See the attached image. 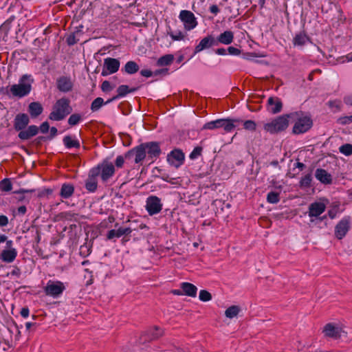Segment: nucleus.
Here are the masks:
<instances>
[{
    "mask_svg": "<svg viewBox=\"0 0 352 352\" xmlns=\"http://www.w3.org/2000/svg\"><path fill=\"white\" fill-rule=\"evenodd\" d=\"M72 111L70 100L65 97L61 98L56 100L53 105L49 119L53 121L63 120Z\"/></svg>",
    "mask_w": 352,
    "mask_h": 352,
    "instance_id": "nucleus-1",
    "label": "nucleus"
},
{
    "mask_svg": "<svg viewBox=\"0 0 352 352\" xmlns=\"http://www.w3.org/2000/svg\"><path fill=\"white\" fill-rule=\"evenodd\" d=\"M296 113H288L280 116L271 122L264 124L263 129L265 131L271 133H278L285 131L289 126L290 116H296Z\"/></svg>",
    "mask_w": 352,
    "mask_h": 352,
    "instance_id": "nucleus-2",
    "label": "nucleus"
},
{
    "mask_svg": "<svg viewBox=\"0 0 352 352\" xmlns=\"http://www.w3.org/2000/svg\"><path fill=\"white\" fill-rule=\"evenodd\" d=\"M296 113V116H290V119L295 120L292 131L294 134H301L307 132L312 126L311 118L302 111L292 112Z\"/></svg>",
    "mask_w": 352,
    "mask_h": 352,
    "instance_id": "nucleus-3",
    "label": "nucleus"
},
{
    "mask_svg": "<svg viewBox=\"0 0 352 352\" xmlns=\"http://www.w3.org/2000/svg\"><path fill=\"white\" fill-rule=\"evenodd\" d=\"M65 289V284L60 280H49L43 287L45 294L54 298L60 297Z\"/></svg>",
    "mask_w": 352,
    "mask_h": 352,
    "instance_id": "nucleus-4",
    "label": "nucleus"
},
{
    "mask_svg": "<svg viewBox=\"0 0 352 352\" xmlns=\"http://www.w3.org/2000/svg\"><path fill=\"white\" fill-rule=\"evenodd\" d=\"M28 76L23 75L19 80V84L10 87V92L13 96L22 98L28 95L32 89L30 83L25 82Z\"/></svg>",
    "mask_w": 352,
    "mask_h": 352,
    "instance_id": "nucleus-5",
    "label": "nucleus"
},
{
    "mask_svg": "<svg viewBox=\"0 0 352 352\" xmlns=\"http://www.w3.org/2000/svg\"><path fill=\"white\" fill-rule=\"evenodd\" d=\"M92 168L98 170V176H100L101 179L104 182L112 177L116 172L115 166L111 162L107 161H103Z\"/></svg>",
    "mask_w": 352,
    "mask_h": 352,
    "instance_id": "nucleus-6",
    "label": "nucleus"
},
{
    "mask_svg": "<svg viewBox=\"0 0 352 352\" xmlns=\"http://www.w3.org/2000/svg\"><path fill=\"white\" fill-rule=\"evenodd\" d=\"M120 62L118 59L113 58H106L104 59V64L101 75L106 76L115 74L119 70Z\"/></svg>",
    "mask_w": 352,
    "mask_h": 352,
    "instance_id": "nucleus-7",
    "label": "nucleus"
},
{
    "mask_svg": "<svg viewBox=\"0 0 352 352\" xmlns=\"http://www.w3.org/2000/svg\"><path fill=\"white\" fill-rule=\"evenodd\" d=\"M133 157L135 163L140 164H142L143 160L146 157V151L143 144H141L140 145L130 150L125 154V158L126 160H130Z\"/></svg>",
    "mask_w": 352,
    "mask_h": 352,
    "instance_id": "nucleus-8",
    "label": "nucleus"
},
{
    "mask_svg": "<svg viewBox=\"0 0 352 352\" xmlns=\"http://www.w3.org/2000/svg\"><path fill=\"white\" fill-rule=\"evenodd\" d=\"M146 209L151 216L160 213L162 209L161 199L154 195L148 197L146 201Z\"/></svg>",
    "mask_w": 352,
    "mask_h": 352,
    "instance_id": "nucleus-9",
    "label": "nucleus"
},
{
    "mask_svg": "<svg viewBox=\"0 0 352 352\" xmlns=\"http://www.w3.org/2000/svg\"><path fill=\"white\" fill-rule=\"evenodd\" d=\"M351 228V219L349 217H344L335 227V236L338 239H343Z\"/></svg>",
    "mask_w": 352,
    "mask_h": 352,
    "instance_id": "nucleus-10",
    "label": "nucleus"
},
{
    "mask_svg": "<svg viewBox=\"0 0 352 352\" xmlns=\"http://www.w3.org/2000/svg\"><path fill=\"white\" fill-rule=\"evenodd\" d=\"M179 18L184 23V28L186 30H190L195 28L197 25L194 14L189 10H182L179 13Z\"/></svg>",
    "mask_w": 352,
    "mask_h": 352,
    "instance_id": "nucleus-11",
    "label": "nucleus"
},
{
    "mask_svg": "<svg viewBox=\"0 0 352 352\" xmlns=\"http://www.w3.org/2000/svg\"><path fill=\"white\" fill-rule=\"evenodd\" d=\"M98 170L91 168L85 181V188L89 192H94L98 188Z\"/></svg>",
    "mask_w": 352,
    "mask_h": 352,
    "instance_id": "nucleus-12",
    "label": "nucleus"
},
{
    "mask_svg": "<svg viewBox=\"0 0 352 352\" xmlns=\"http://www.w3.org/2000/svg\"><path fill=\"white\" fill-rule=\"evenodd\" d=\"M164 334V331L160 327L153 326L145 331L142 335L145 341L156 340Z\"/></svg>",
    "mask_w": 352,
    "mask_h": 352,
    "instance_id": "nucleus-13",
    "label": "nucleus"
},
{
    "mask_svg": "<svg viewBox=\"0 0 352 352\" xmlns=\"http://www.w3.org/2000/svg\"><path fill=\"white\" fill-rule=\"evenodd\" d=\"M324 336L332 339H339L341 336L340 329L333 323L329 322L324 325L322 329Z\"/></svg>",
    "mask_w": 352,
    "mask_h": 352,
    "instance_id": "nucleus-14",
    "label": "nucleus"
},
{
    "mask_svg": "<svg viewBox=\"0 0 352 352\" xmlns=\"http://www.w3.org/2000/svg\"><path fill=\"white\" fill-rule=\"evenodd\" d=\"M57 89L64 93L71 91L73 89V82L70 77L62 76L56 80Z\"/></svg>",
    "mask_w": 352,
    "mask_h": 352,
    "instance_id": "nucleus-15",
    "label": "nucleus"
},
{
    "mask_svg": "<svg viewBox=\"0 0 352 352\" xmlns=\"http://www.w3.org/2000/svg\"><path fill=\"white\" fill-rule=\"evenodd\" d=\"M266 108L267 111L272 114L278 113L282 110V101L278 97H270L267 99Z\"/></svg>",
    "mask_w": 352,
    "mask_h": 352,
    "instance_id": "nucleus-16",
    "label": "nucleus"
},
{
    "mask_svg": "<svg viewBox=\"0 0 352 352\" xmlns=\"http://www.w3.org/2000/svg\"><path fill=\"white\" fill-rule=\"evenodd\" d=\"M144 148L148 154V158L153 160L160 156L161 153V149L157 142H151L148 143H144Z\"/></svg>",
    "mask_w": 352,
    "mask_h": 352,
    "instance_id": "nucleus-17",
    "label": "nucleus"
},
{
    "mask_svg": "<svg viewBox=\"0 0 352 352\" xmlns=\"http://www.w3.org/2000/svg\"><path fill=\"white\" fill-rule=\"evenodd\" d=\"M240 122L239 119H219V128H223L225 133H230Z\"/></svg>",
    "mask_w": 352,
    "mask_h": 352,
    "instance_id": "nucleus-18",
    "label": "nucleus"
},
{
    "mask_svg": "<svg viewBox=\"0 0 352 352\" xmlns=\"http://www.w3.org/2000/svg\"><path fill=\"white\" fill-rule=\"evenodd\" d=\"M217 42L212 35H208L201 40L199 43L195 47V53L197 54L201 51L208 49L212 45H217Z\"/></svg>",
    "mask_w": 352,
    "mask_h": 352,
    "instance_id": "nucleus-19",
    "label": "nucleus"
},
{
    "mask_svg": "<svg viewBox=\"0 0 352 352\" xmlns=\"http://www.w3.org/2000/svg\"><path fill=\"white\" fill-rule=\"evenodd\" d=\"M132 229L130 228H119L118 230H111L107 234V239L111 240L113 238H120L123 235H129L131 233Z\"/></svg>",
    "mask_w": 352,
    "mask_h": 352,
    "instance_id": "nucleus-20",
    "label": "nucleus"
},
{
    "mask_svg": "<svg viewBox=\"0 0 352 352\" xmlns=\"http://www.w3.org/2000/svg\"><path fill=\"white\" fill-rule=\"evenodd\" d=\"M30 122L29 118L27 114L21 113L16 116L14 120V129L16 131H21L25 129Z\"/></svg>",
    "mask_w": 352,
    "mask_h": 352,
    "instance_id": "nucleus-21",
    "label": "nucleus"
},
{
    "mask_svg": "<svg viewBox=\"0 0 352 352\" xmlns=\"http://www.w3.org/2000/svg\"><path fill=\"white\" fill-rule=\"evenodd\" d=\"M326 206L323 203L314 202L309 206V217H318L325 210Z\"/></svg>",
    "mask_w": 352,
    "mask_h": 352,
    "instance_id": "nucleus-22",
    "label": "nucleus"
},
{
    "mask_svg": "<svg viewBox=\"0 0 352 352\" xmlns=\"http://www.w3.org/2000/svg\"><path fill=\"white\" fill-rule=\"evenodd\" d=\"M316 178L324 184H330L332 182L331 174L322 168H317L315 173Z\"/></svg>",
    "mask_w": 352,
    "mask_h": 352,
    "instance_id": "nucleus-23",
    "label": "nucleus"
},
{
    "mask_svg": "<svg viewBox=\"0 0 352 352\" xmlns=\"http://www.w3.org/2000/svg\"><path fill=\"white\" fill-rule=\"evenodd\" d=\"M38 132V128L35 125H31L27 129L20 131L18 136L21 140H26L36 135Z\"/></svg>",
    "mask_w": 352,
    "mask_h": 352,
    "instance_id": "nucleus-24",
    "label": "nucleus"
},
{
    "mask_svg": "<svg viewBox=\"0 0 352 352\" xmlns=\"http://www.w3.org/2000/svg\"><path fill=\"white\" fill-rule=\"evenodd\" d=\"M135 91V89H129L128 85H120L117 89L118 94L116 96H113V98L109 99L105 102V104H109V103L113 102V100H115L119 98L124 97L127 94L133 92Z\"/></svg>",
    "mask_w": 352,
    "mask_h": 352,
    "instance_id": "nucleus-25",
    "label": "nucleus"
},
{
    "mask_svg": "<svg viewBox=\"0 0 352 352\" xmlns=\"http://www.w3.org/2000/svg\"><path fill=\"white\" fill-rule=\"evenodd\" d=\"M17 256V252L14 248L4 250L0 254V258L6 263H12Z\"/></svg>",
    "mask_w": 352,
    "mask_h": 352,
    "instance_id": "nucleus-26",
    "label": "nucleus"
},
{
    "mask_svg": "<svg viewBox=\"0 0 352 352\" xmlns=\"http://www.w3.org/2000/svg\"><path fill=\"white\" fill-rule=\"evenodd\" d=\"M181 288L182 289V294L185 295L195 297L197 295V288L195 285L189 283H182L181 285Z\"/></svg>",
    "mask_w": 352,
    "mask_h": 352,
    "instance_id": "nucleus-27",
    "label": "nucleus"
},
{
    "mask_svg": "<svg viewBox=\"0 0 352 352\" xmlns=\"http://www.w3.org/2000/svg\"><path fill=\"white\" fill-rule=\"evenodd\" d=\"M43 108L38 102H32L29 104L28 111L32 118H36L42 113Z\"/></svg>",
    "mask_w": 352,
    "mask_h": 352,
    "instance_id": "nucleus-28",
    "label": "nucleus"
},
{
    "mask_svg": "<svg viewBox=\"0 0 352 352\" xmlns=\"http://www.w3.org/2000/svg\"><path fill=\"white\" fill-rule=\"evenodd\" d=\"M234 39V33L232 31H225L219 34L216 40L217 43H220L224 45H229L232 43Z\"/></svg>",
    "mask_w": 352,
    "mask_h": 352,
    "instance_id": "nucleus-29",
    "label": "nucleus"
},
{
    "mask_svg": "<svg viewBox=\"0 0 352 352\" xmlns=\"http://www.w3.org/2000/svg\"><path fill=\"white\" fill-rule=\"evenodd\" d=\"M74 192V186L71 184L65 183L62 185L60 195L64 199L71 197Z\"/></svg>",
    "mask_w": 352,
    "mask_h": 352,
    "instance_id": "nucleus-30",
    "label": "nucleus"
},
{
    "mask_svg": "<svg viewBox=\"0 0 352 352\" xmlns=\"http://www.w3.org/2000/svg\"><path fill=\"white\" fill-rule=\"evenodd\" d=\"M63 143L67 148H79L80 146V142L77 140H74L70 135H66L64 137Z\"/></svg>",
    "mask_w": 352,
    "mask_h": 352,
    "instance_id": "nucleus-31",
    "label": "nucleus"
},
{
    "mask_svg": "<svg viewBox=\"0 0 352 352\" xmlns=\"http://www.w3.org/2000/svg\"><path fill=\"white\" fill-rule=\"evenodd\" d=\"M140 67L139 65L133 60L128 61L124 67V70L129 74H133L138 72Z\"/></svg>",
    "mask_w": 352,
    "mask_h": 352,
    "instance_id": "nucleus-32",
    "label": "nucleus"
},
{
    "mask_svg": "<svg viewBox=\"0 0 352 352\" xmlns=\"http://www.w3.org/2000/svg\"><path fill=\"white\" fill-rule=\"evenodd\" d=\"M174 60V56L172 54H166L160 57L157 64L158 66H168L170 65Z\"/></svg>",
    "mask_w": 352,
    "mask_h": 352,
    "instance_id": "nucleus-33",
    "label": "nucleus"
},
{
    "mask_svg": "<svg viewBox=\"0 0 352 352\" xmlns=\"http://www.w3.org/2000/svg\"><path fill=\"white\" fill-rule=\"evenodd\" d=\"M312 182L311 173H308L302 177L299 182L301 188H308L311 187Z\"/></svg>",
    "mask_w": 352,
    "mask_h": 352,
    "instance_id": "nucleus-34",
    "label": "nucleus"
},
{
    "mask_svg": "<svg viewBox=\"0 0 352 352\" xmlns=\"http://www.w3.org/2000/svg\"><path fill=\"white\" fill-rule=\"evenodd\" d=\"M307 40L308 38L305 34L299 33L294 36L293 43L294 45L302 46L306 43Z\"/></svg>",
    "mask_w": 352,
    "mask_h": 352,
    "instance_id": "nucleus-35",
    "label": "nucleus"
},
{
    "mask_svg": "<svg viewBox=\"0 0 352 352\" xmlns=\"http://www.w3.org/2000/svg\"><path fill=\"white\" fill-rule=\"evenodd\" d=\"M170 156L179 162V163H182L184 160V154L179 149H174L171 151Z\"/></svg>",
    "mask_w": 352,
    "mask_h": 352,
    "instance_id": "nucleus-36",
    "label": "nucleus"
},
{
    "mask_svg": "<svg viewBox=\"0 0 352 352\" xmlns=\"http://www.w3.org/2000/svg\"><path fill=\"white\" fill-rule=\"evenodd\" d=\"M12 189V184L8 178L3 179L0 182V190L3 192H9Z\"/></svg>",
    "mask_w": 352,
    "mask_h": 352,
    "instance_id": "nucleus-37",
    "label": "nucleus"
},
{
    "mask_svg": "<svg viewBox=\"0 0 352 352\" xmlns=\"http://www.w3.org/2000/svg\"><path fill=\"white\" fill-rule=\"evenodd\" d=\"M327 104L333 112H338L341 110L342 102L340 100H330Z\"/></svg>",
    "mask_w": 352,
    "mask_h": 352,
    "instance_id": "nucleus-38",
    "label": "nucleus"
},
{
    "mask_svg": "<svg viewBox=\"0 0 352 352\" xmlns=\"http://www.w3.org/2000/svg\"><path fill=\"white\" fill-rule=\"evenodd\" d=\"M82 120V116L79 113L72 114L68 119V124L71 126L78 124Z\"/></svg>",
    "mask_w": 352,
    "mask_h": 352,
    "instance_id": "nucleus-39",
    "label": "nucleus"
},
{
    "mask_svg": "<svg viewBox=\"0 0 352 352\" xmlns=\"http://www.w3.org/2000/svg\"><path fill=\"white\" fill-rule=\"evenodd\" d=\"M219 128V119L206 122L202 127V129L214 130Z\"/></svg>",
    "mask_w": 352,
    "mask_h": 352,
    "instance_id": "nucleus-40",
    "label": "nucleus"
},
{
    "mask_svg": "<svg viewBox=\"0 0 352 352\" xmlns=\"http://www.w3.org/2000/svg\"><path fill=\"white\" fill-rule=\"evenodd\" d=\"M104 100L102 98H96L91 104V109L92 111H96L100 109V107L103 105Z\"/></svg>",
    "mask_w": 352,
    "mask_h": 352,
    "instance_id": "nucleus-41",
    "label": "nucleus"
},
{
    "mask_svg": "<svg viewBox=\"0 0 352 352\" xmlns=\"http://www.w3.org/2000/svg\"><path fill=\"white\" fill-rule=\"evenodd\" d=\"M267 200L270 204H276L280 200L279 193L276 192H270L267 196Z\"/></svg>",
    "mask_w": 352,
    "mask_h": 352,
    "instance_id": "nucleus-42",
    "label": "nucleus"
},
{
    "mask_svg": "<svg viewBox=\"0 0 352 352\" xmlns=\"http://www.w3.org/2000/svg\"><path fill=\"white\" fill-rule=\"evenodd\" d=\"M243 129L250 131H255L256 129V124L254 121L248 120H245L243 123Z\"/></svg>",
    "mask_w": 352,
    "mask_h": 352,
    "instance_id": "nucleus-43",
    "label": "nucleus"
},
{
    "mask_svg": "<svg viewBox=\"0 0 352 352\" xmlns=\"http://www.w3.org/2000/svg\"><path fill=\"white\" fill-rule=\"evenodd\" d=\"M45 316L46 314L44 312L43 309H36L32 314V318L34 320L42 321Z\"/></svg>",
    "mask_w": 352,
    "mask_h": 352,
    "instance_id": "nucleus-44",
    "label": "nucleus"
},
{
    "mask_svg": "<svg viewBox=\"0 0 352 352\" xmlns=\"http://www.w3.org/2000/svg\"><path fill=\"white\" fill-rule=\"evenodd\" d=\"M340 152L342 154L349 156L352 155V144H345L341 146L339 148Z\"/></svg>",
    "mask_w": 352,
    "mask_h": 352,
    "instance_id": "nucleus-45",
    "label": "nucleus"
},
{
    "mask_svg": "<svg viewBox=\"0 0 352 352\" xmlns=\"http://www.w3.org/2000/svg\"><path fill=\"white\" fill-rule=\"evenodd\" d=\"M199 298L200 300L207 302L212 299V295L207 290L202 289L199 292Z\"/></svg>",
    "mask_w": 352,
    "mask_h": 352,
    "instance_id": "nucleus-46",
    "label": "nucleus"
},
{
    "mask_svg": "<svg viewBox=\"0 0 352 352\" xmlns=\"http://www.w3.org/2000/svg\"><path fill=\"white\" fill-rule=\"evenodd\" d=\"M202 147L201 146H197L195 147L193 151L191 152V153L190 154V158L191 160H195L196 158H197L198 157H199L201 155V153H202Z\"/></svg>",
    "mask_w": 352,
    "mask_h": 352,
    "instance_id": "nucleus-47",
    "label": "nucleus"
},
{
    "mask_svg": "<svg viewBox=\"0 0 352 352\" xmlns=\"http://www.w3.org/2000/svg\"><path fill=\"white\" fill-rule=\"evenodd\" d=\"M240 309H226L225 315L229 318L236 316Z\"/></svg>",
    "mask_w": 352,
    "mask_h": 352,
    "instance_id": "nucleus-48",
    "label": "nucleus"
},
{
    "mask_svg": "<svg viewBox=\"0 0 352 352\" xmlns=\"http://www.w3.org/2000/svg\"><path fill=\"white\" fill-rule=\"evenodd\" d=\"M101 89L104 92H109L113 89V87L107 80H104L101 85Z\"/></svg>",
    "mask_w": 352,
    "mask_h": 352,
    "instance_id": "nucleus-49",
    "label": "nucleus"
},
{
    "mask_svg": "<svg viewBox=\"0 0 352 352\" xmlns=\"http://www.w3.org/2000/svg\"><path fill=\"white\" fill-rule=\"evenodd\" d=\"M168 34L173 41H182L184 38V34L181 32H179L176 34H173V32H170Z\"/></svg>",
    "mask_w": 352,
    "mask_h": 352,
    "instance_id": "nucleus-50",
    "label": "nucleus"
},
{
    "mask_svg": "<svg viewBox=\"0 0 352 352\" xmlns=\"http://www.w3.org/2000/svg\"><path fill=\"white\" fill-rule=\"evenodd\" d=\"M124 163V158L122 155H118L115 161V165L117 168H122Z\"/></svg>",
    "mask_w": 352,
    "mask_h": 352,
    "instance_id": "nucleus-51",
    "label": "nucleus"
},
{
    "mask_svg": "<svg viewBox=\"0 0 352 352\" xmlns=\"http://www.w3.org/2000/svg\"><path fill=\"white\" fill-rule=\"evenodd\" d=\"M228 52L229 54H230V55L238 56V55L241 54V50L238 48L233 47V46H230L228 48Z\"/></svg>",
    "mask_w": 352,
    "mask_h": 352,
    "instance_id": "nucleus-52",
    "label": "nucleus"
},
{
    "mask_svg": "<svg viewBox=\"0 0 352 352\" xmlns=\"http://www.w3.org/2000/svg\"><path fill=\"white\" fill-rule=\"evenodd\" d=\"M258 222L262 226L265 227H268L271 223L270 221L265 217L260 218Z\"/></svg>",
    "mask_w": 352,
    "mask_h": 352,
    "instance_id": "nucleus-53",
    "label": "nucleus"
},
{
    "mask_svg": "<svg viewBox=\"0 0 352 352\" xmlns=\"http://www.w3.org/2000/svg\"><path fill=\"white\" fill-rule=\"evenodd\" d=\"M50 129V124L47 122H44L40 126V130L43 133H47Z\"/></svg>",
    "mask_w": 352,
    "mask_h": 352,
    "instance_id": "nucleus-54",
    "label": "nucleus"
},
{
    "mask_svg": "<svg viewBox=\"0 0 352 352\" xmlns=\"http://www.w3.org/2000/svg\"><path fill=\"white\" fill-rule=\"evenodd\" d=\"M8 222V218L6 215H0V226H6Z\"/></svg>",
    "mask_w": 352,
    "mask_h": 352,
    "instance_id": "nucleus-55",
    "label": "nucleus"
},
{
    "mask_svg": "<svg viewBox=\"0 0 352 352\" xmlns=\"http://www.w3.org/2000/svg\"><path fill=\"white\" fill-rule=\"evenodd\" d=\"M338 121L342 124H347L351 123L349 116L340 118Z\"/></svg>",
    "mask_w": 352,
    "mask_h": 352,
    "instance_id": "nucleus-56",
    "label": "nucleus"
},
{
    "mask_svg": "<svg viewBox=\"0 0 352 352\" xmlns=\"http://www.w3.org/2000/svg\"><path fill=\"white\" fill-rule=\"evenodd\" d=\"M142 76L144 77H151L153 75V72L149 69H142L140 72Z\"/></svg>",
    "mask_w": 352,
    "mask_h": 352,
    "instance_id": "nucleus-57",
    "label": "nucleus"
},
{
    "mask_svg": "<svg viewBox=\"0 0 352 352\" xmlns=\"http://www.w3.org/2000/svg\"><path fill=\"white\" fill-rule=\"evenodd\" d=\"M210 11L214 14H217L219 12V9L217 5H212L210 7Z\"/></svg>",
    "mask_w": 352,
    "mask_h": 352,
    "instance_id": "nucleus-58",
    "label": "nucleus"
},
{
    "mask_svg": "<svg viewBox=\"0 0 352 352\" xmlns=\"http://www.w3.org/2000/svg\"><path fill=\"white\" fill-rule=\"evenodd\" d=\"M168 74V69H162L155 72V75L163 74L166 75Z\"/></svg>",
    "mask_w": 352,
    "mask_h": 352,
    "instance_id": "nucleus-59",
    "label": "nucleus"
},
{
    "mask_svg": "<svg viewBox=\"0 0 352 352\" xmlns=\"http://www.w3.org/2000/svg\"><path fill=\"white\" fill-rule=\"evenodd\" d=\"M344 102L352 106V96H348L344 97Z\"/></svg>",
    "mask_w": 352,
    "mask_h": 352,
    "instance_id": "nucleus-60",
    "label": "nucleus"
},
{
    "mask_svg": "<svg viewBox=\"0 0 352 352\" xmlns=\"http://www.w3.org/2000/svg\"><path fill=\"white\" fill-rule=\"evenodd\" d=\"M17 211H18L19 214H25L27 209L25 206H21L18 208Z\"/></svg>",
    "mask_w": 352,
    "mask_h": 352,
    "instance_id": "nucleus-61",
    "label": "nucleus"
},
{
    "mask_svg": "<svg viewBox=\"0 0 352 352\" xmlns=\"http://www.w3.org/2000/svg\"><path fill=\"white\" fill-rule=\"evenodd\" d=\"M68 45H74L76 43V40H75V37L73 36H69L68 38H67V41Z\"/></svg>",
    "mask_w": 352,
    "mask_h": 352,
    "instance_id": "nucleus-62",
    "label": "nucleus"
},
{
    "mask_svg": "<svg viewBox=\"0 0 352 352\" xmlns=\"http://www.w3.org/2000/svg\"><path fill=\"white\" fill-rule=\"evenodd\" d=\"M215 52L219 55H225L226 54V50L224 48H219L215 50Z\"/></svg>",
    "mask_w": 352,
    "mask_h": 352,
    "instance_id": "nucleus-63",
    "label": "nucleus"
},
{
    "mask_svg": "<svg viewBox=\"0 0 352 352\" xmlns=\"http://www.w3.org/2000/svg\"><path fill=\"white\" fill-rule=\"evenodd\" d=\"M20 314L22 317L27 318L30 314L29 309H21Z\"/></svg>",
    "mask_w": 352,
    "mask_h": 352,
    "instance_id": "nucleus-64",
    "label": "nucleus"
}]
</instances>
